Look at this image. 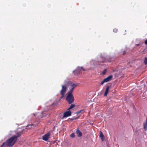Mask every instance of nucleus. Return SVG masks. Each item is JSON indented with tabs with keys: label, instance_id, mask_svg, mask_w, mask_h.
I'll list each match as a JSON object with an SVG mask.
<instances>
[{
	"label": "nucleus",
	"instance_id": "1",
	"mask_svg": "<svg viewBox=\"0 0 147 147\" xmlns=\"http://www.w3.org/2000/svg\"><path fill=\"white\" fill-rule=\"evenodd\" d=\"M64 83L65 85L62 86V89L60 92V93L61 95V98H63L66 92L67 88L66 86L71 85V88L68 92L72 93L74 88L79 84L78 83H73L69 81H65Z\"/></svg>",
	"mask_w": 147,
	"mask_h": 147
},
{
	"label": "nucleus",
	"instance_id": "2",
	"mask_svg": "<svg viewBox=\"0 0 147 147\" xmlns=\"http://www.w3.org/2000/svg\"><path fill=\"white\" fill-rule=\"evenodd\" d=\"M16 135L14 136L7 139L5 142H4L0 147H5L6 146L11 147L16 142L17 138L22 135L20 131H16Z\"/></svg>",
	"mask_w": 147,
	"mask_h": 147
},
{
	"label": "nucleus",
	"instance_id": "3",
	"mask_svg": "<svg viewBox=\"0 0 147 147\" xmlns=\"http://www.w3.org/2000/svg\"><path fill=\"white\" fill-rule=\"evenodd\" d=\"M69 104L72 103L74 101V98L72 94V93L68 92L66 98Z\"/></svg>",
	"mask_w": 147,
	"mask_h": 147
},
{
	"label": "nucleus",
	"instance_id": "4",
	"mask_svg": "<svg viewBox=\"0 0 147 147\" xmlns=\"http://www.w3.org/2000/svg\"><path fill=\"white\" fill-rule=\"evenodd\" d=\"M85 71V70L83 69L82 67H78L76 69L73 71V72L75 75H78L81 74L83 71Z\"/></svg>",
	"mask_w": 147,
	"mask_h": 147
},
{
	"label": "nucleus",
	"instance_id": "5",
	"mask_svg": "<svg viewBox=\"0 0 147 147\" xmlns=\"http://www.w3.org/2000/svg\"><path fill=\"white\" fill-rule=\"evenodd\" d=\"M113 78V76L112 75H110L108 76L107 78L104 79L103 81H102L101 83V85H103L104 83L107 82L111 81Z\"/></svg>",
	"mask_w": 147,
	"mask_h": 147
},
{
	"label": "nucleus",
	"instance_id": "6",
	"mask_svg": "<svg viewBox=\"0 0 147 147\" xmlns=\"http://www.w3.org/2000/svg\"><path fill=\"white\" fill-rule=\"evenodd\" d=\"M67 111H66L63 114V115L62 119L65 117L70 116L71 115V112L69 110H68Z\"/></svg>",
	"mask_w": 147,
	"mask_h": 147
},
{
	"label": "nucleus",
	"instance_id": "7",
	"mask_svg": "<svg viewBox=\"0 0 147 147\" xmlns=\"http://www.w3.org/2000/svg\"><path fill=\"white\" fill-rule=\"evenodd\" d=\"M50 135V133L48 132L42 136V139L44 141H47Z\"/></svg>",
	"mask_w": 147,
	"mask_h": 147
},
{
	"label": "nucleus",
	"instance_id": "8",
	"mask_svg": "<svg viewBox=\"0 0 147 147\" xmlns=\"http://www.w3.org/2000/svg\"><path fill=\"white\" fill-rule=\"evenodd\" d=\"M37 114L38 117L39 118H41L46 116L47 115V114H46L44 112L42 113H38Z\"/></svg>",
	"mask_w": 147,
	"mask_h": 147
},
{
	"label": "nucleus",
	"instance_id": "9",
	"mask_svg": "<svg viewBox=\"0 0 147 147\" xmlns=\"http://www.w3.org/2000/svg\"><path fill=\"white\" fill-rule=\"evenodd\" d=\"M36 126V125L34 124L29 125L26 126L25 129H30L35 127Z\"/></svg>",
	"mask_w": 147,
	"mask_h": 147
},
{
	"label": "nucleus",
	"instance_id": "10",
	"mask_svg": "<svg viewBox=\"0 0 147 147\" xmlns=\"http://www.w3.org/2000/svg\"><path fill=\"white\" fill-rule=\"evenodd\" d=\"M109 88L110 87L109 86H107L104 94V96H106L107 95Z\"/></svg>",
	"mask_w": 147,
	"mask_h": 147
},
{
	"label": "nucleus",
	"instance_id": "11",
	"mask_svg": "<svg viewBox=\"0 0 147 147\" xmlns=\"http://www.w3.org/2000/svg\"><path fill=\"white\" fill-rule=\"evenodd\" d=\"M76 133L78 137H81L82 135V133L79 130L78 128L77 129Z\"/></svg>",
	"mask_w": 147,
	"mask_h": 147
},
{
	"label": "nucleus",
	"instance_id": "12",
	"mask_svg": "<svg viewBox=\"0 0 147 147\" xmlns=\"http://www.w3.org/2000/svg\"><path fill=\"white\" fill-rule=\"evenodd\" d=\"M99 136L101 140L102 141H103L104 140L105 137L104 136L102 132L101 131H100V135Z\"/></svg>",
	"mask_w": 147,
	"mask_h": 147
},
{
	"label": "nucleus",
	"instance_id": "13",
	"mask_svg": "<svg viewBox=\"0 0 147 147\" xmlns=\"http://www.w3.org/2000/svg\"><path fill=\"white\" fill-rule=\"evenodd\" d=\"M144 128L145 131L147 130V121H146V122L144 123Z\"/></svg>",
	"mask_w": 147,
	"mask_h": 147
},
{
	"label": "nucleus",
	"instance_id": "14",
	"mask_svg": "<svg viewBox=\"0 0 147 147\" xmlns=\"http://www.w3.org/2000/svg\"><path fill=\"white\" fill-rule=\"evenodd\" d=\"M75 106V105L74 104H71L70 107L67 109V110H69L74 107Z\"/></svg>",
	"mask_w": 147,
	"mask_h": 147
},
{
	"label": "nucleus",
	"instance_id": "15",
	"mask_svg": "<svg viewBox=\"0 0 147 147\" xmlns=\"http://www.w3.org/2000/svg\"><path fill=\"white\" fill-rule=\"evenodd\" d=\"M80 116H78L77 117H76L75 118H71L70 119V120L72 121L75 119H77Z\"/></svg>",
	"mask_w": 147,
	"mask_h": 147
},
{
	"label": "nucleus",
	"instance_id": "16",
	"mask_svg": "<svg viewBox=\"0 0 147 147\" xmlns=\"http://www.w3.org/2000/svg\"><path fill=\"white\" fill-rule=\"evenodd\" d=\"M107 70L106 69H104L103 71L102 72V75L105 74V73H106V72H107Z\"/></svg>",
	"mask_w": 147,
	"mask_h": 147
},
{
	"label": "nucleus",
	"instance_id": "17",
	"mask_svg": "<svg viewBox=\"0 0 147 147\" xmlns=\"http://www.w3.org/2000/svg\"><path fill=\"white\" fill-rule=\"evenodd\" d=\"M144 63L145 65L147 64V57L145 58L144 60Z\"/></svg>",
	"mask_w": 147,
	"mask_h": 147
},
{
	"label": "nucleus",
	"instance_id": "18",
	"mask_svg": "<svg viewBox=\"0 0 147 147\" xmlns=\"http://www.w3.org/2000/svg\"><path fill=\"white\" fill-rule=\"evenodd\" d=\"M70 136L73 138H74L75 137V136L74 134V133H72L70 135Z\"/></svg>",
	"mask_w": 147,
	"mask_h": 147
},
{
	"label": "nucleus",
	"instance_id": "19",
	"mask_svg": "<svg viewBox=\"0 0 147 147\" xmlns=\"http://www.w3.org/2000/svg\"><path fill=\"white\" fill-rule=\"evenodd\" d=\"M113 31L115 32H117L118 31V30L116 28L113 29Z\"/></svg>",
	"mask_w": 147,
	"mask_h": 147
},
{
	"label": "nucleus",
	"instance_id": "20",
	"mask_svg": "<svg viewBox=\"0 0 147 147\" xmlns=\"http://www.w3.org/2000/svg\"><path fill=\"white\" fill-rule=\"evenodd\" d=\"M57 105V103L56 102H54L52 105V106H54L55 105Z\"/></svg>",
	"mask_w": 147,
	"mask_h": 147
},
{
	"label": "nucleus",
	"instance_id": "21",
	"mask_svg": "<svg viewBox=\"0 0 147 147\" xmlns=\"http://www.w3.org/2000/svg\"><path fill=\"white\" fill-rule=\"evenodd\" d=\"M82 111V110H80L79 111H78L76 112V113L78 114H79V113H81Z\"/></svg>",
	"mask_w": 147,
	"mask_h": 147
},
{
	"label": "nucleus",
	"instance_id": "22",
	"mask_svg": "<svg viewBox=\"0 0 147 147\" xmlns=\"http://www.w3.org/2000/svg\"><path fill=\"white\" fill-rule=\"evenodd\" d=\"M126 53V52L125 51H124L123 53V55H125Z\"/></svg>",
	"mask_w": 147,
	"mask_h": 147
},
{
	"label": "nucleus",
	"instance_id": "23",
	"mask_svg": "<svg viewBox=\"0 0 147 147\" xmlns=\"http://www.w3.org/2000/svg\"><path fill=\"white\" fill-rule=\"evenodd\" d=\"M145 43L146 45H147V39L145 41Z\"/></svg>",
	"mask_w": 147,
	"mask_h": 147
},
{
	"label": "nucleus",
	"instance_id": "24",
	"mask_svg": "<svg viewBox=\"0 0 147 147\" xmlns=\"http://www.w3.org/2000/svg\"><path fill=\"white\" fill-rule=\"evenodd\" d=\"M78 116L77 115V116H76V117H75V116L73 117H72V118H75L76 117H77Z\"/></svg>",
	"mask_w": 147,
	"mask_h": 147
}]
</instances>
